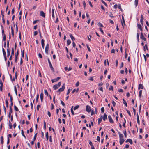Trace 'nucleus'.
Masks as SVG:
<instances>
[{"mask_svg":"<svg viewBox=\"0 0 149 149\" xmlns=\"http://www.w3.org/2000/svg\"><path fill=\"white\" fill-rule=\"evenodd\" d=\"M48 61L49 64V67L51 69V70L53 72L54 71V69L52 66V65L51 64L49 58H48Z\"/></svg>","mask_w":149,"mask_h":149,"instance_id":"nucleus-1","label":"nucleus"},{"mask_svg":"<svg viewBox=\"0 0 149 149\" xmlns=\"http://www.w3.org/2000/svg\"><path fill=\"white\" fill-rule=\"evenodd\" d=\"M79 107V105H76V106H75V107H74V110H76V109H77Z\"/></svg>","mask_w":149,"mask_h":149,"instance_id":"nucleus-44","label":"nucleus"},{"mask_svg":"<svg viewBox=\"0 0 149 149\" xmlns=\"http://www.w3.org/2000/svg\"><path fill=\"white\" fill-rule=\"evenodd\" d=\"M118 133L119 134L120 139L121 138H123V136L122 134H121L119 132H118Z\"/></svg>","mask_w":149,"mask_h":149,"instance_id":"nucleus-17","label":"nucleus"},{"mask_svg":"<svg viewBox=\"0 0 149 149\" xmlns=\"http://www.w3.org/2000/svg\"><path fill=\"white\" fill-rule=\"evenodd\" d=\"M12 113V108H10L9 112L10 113Z\"/></svg>","mask_w":149,"mask_h":149,"instance_id":"nucleus-62","label":"nucleus"},{"mask_svg":"<svg viewBox=\"0 0 149 149\" xmlns=\"http://www.w3.org/2000/svg\"><path fill=\"white\" fill-rule=\"evenodd\" d=\"M3 108L5 114L6 115V109L5 106H4V105H3Z\"/></svg>","mask_w":149,"mask_h":149,"instance_id":"nucleus-46","label":"nucleus"},{"mask_svg":"<svg viewBox=\"0 0 149 149\" xmlns=\"http://www.w3.org/2000/svg\"><path fill=\"white\" fill-rule=\"evenodd\" d=\"M6 104L7 107L8 108V102L7 99L6 100Z\"/></svg>","mask_w":149,"mask_h":149,"instance_id":"nucleus-23","label":"nucleus"},{"mask_svg":"<svg viewBox=\"0 0 149 149\" xmlns=\"http://www.w3.org/2000/svg\"><path fill=\"white\" fill-rule=\"evenodd\" d=\"M59 87L58 86L57 84H55L53 86V88L54 90L57 89Z\"/></svg>","mask_w":149,"mask_h":149,"instance_id":"nucleus-19","label":"nucleus"},{"mask_svg":"<svg viewBox=\"0 0 149 149\" xmlns=\"http://www.w3.org/2000/svg\"><path fill=\"white\" fill-rule=\"evenodd\" d=\"M73 106H72V107L71 108V113H72V114L73 115H74V112L73 111Z\"/></svg>","mask_w":149,"mask_h":149,"instance_id":"nucleus-47","label":"nucleus"},{"mask_svg":"<svg viewBox=\"0 0 149 149\" xmlns=\"http://www.w3.org/2000/svg\"><path fill=\"white\" fill-rule=\"evenodd\" d=\"M43 92L41 93L40 94V98L41 99V101L42 102L43 99Z\"/></svg>","mask_w":149,"mask_h":149,"instance_id":"nucleus-8","label":"nucleus"},{"mask_svg":"<svg viewBox=\"0 0 149 149\" xmlns=\"http://www.w3.org/2000/svg\"><path fill=\"white\" fill-rule=\"evenodd\" d=\"M137 122L139 125L140 124V121L139 118V116L138 114H137Z\"/></svg>","mask_w":149,"mask_h":149,"instance_id":"nucleus-26","label":"nucleus"},{"mask_svg":"<svg viewBox=\"0 0 149 149\" xmlns=\"http://www.w3.org/2000/svg\"><path fill=\"white\" fill-rule=\"evenodd\" d=\"M60 78L61 77H57L56 78L52 79L51 80L52 82V83L56 82L58 81L60 79Z\"/></svg>","mask_w":149,"mask_h":149,"instance_id":"nucleus-2","label":"nucleus"},{"mask_svg":"<svg viewBox=\"0 0 149 149\" xmlns=\"http://www.w3.org/2000/svg\"><path fill=\"white\" fill-rule=\"evenodd\" d=\"M124 141H125L124 139L120 140L119 142H120V145H121L123 143V142H124Z\"/></svg>","mask_w":149,"mask_h":149,"instance_id":"nucleus-32","label":"nucleus"},{"mask_svg":"<svg viewBox=\"0 0 149 149\" xmlns=\"http://www.w3.org/2000/svg\"><path fill=\"white\" fill-rule=\"evenodd\" d=\"M19 55V50H18L17 52L15 54V57L18 58V56Z\"/></svg>","mask_w":149,"mask_h":149,"instance_id":"nucleus-31","label":"nucleus"},{"mask_svg":"<svg viewBox=\"0 0 149 149\" xmlns=\"http://www.w3.org/2000/svg\"><path fill=\"white\" fill-rule=\"evenodd\" d=\"M140 38L141 39L143 40L144 41H146V38L144 36L142 32H141Z\"/></svg>","mask_w":149,"mask_h":149,"instance_id":"nucleus-7","label":"nucleus"},{"mask_svg":"<svg viewBox=\"0 0 149 149\" xmlns=\"http://www.w3.org/2000/svg\"><path fill=\"white\" fill-rule=\"evenodd\" d=\"M102 117H100L99 119H98V123L99 124H100V123L101 122V121H102Z\"/></svg>","mask_w":149,"mask_h":149,"instance_id":"nucleus-34","label":"nucleus"},{"mask_svg":"<svg viewBox=\"0 0 149 149\" xmlns=\"http://www.w3.org/2000/svg\"><path fill=\"white\" fill-rule=\"evenodd\" d=\"M67 43L68 45H69L71 43V41L70 40L68 39L67 40Z\"/></svg>","mask_w":149,"mask_h":149,"instance_id":"nucleus-35","label":"nucleus"},{"mask_svg":"<svg viewBox=\"0 0 149 149\" xmlns=\"http://www.w3.org/2000/svg\"><path fill=\"white\" fill-rule=\"evenodd\" d=\"M83 4L84 6V7L85 8L86 6V4L84 1H83Z\"/></svg>","mask_w":149,"mask_h":149,"instance_id":"nucleus-52","label":"nucleus"},{"mask_svg":"<svg viewBox=\"0 0 149 149\" xmlns=\"http://www.w3.org/2000/svg\"><path fill=\"white\" fill-rule=\"evenodd\" d=\"M109 90H112V91H113V86H111L109 88Z\"/></svg>","mask_w":149,"mask_h":149,"instance_id":"nucleus-56","label":"nucleus"},{"mask_svg":"<svg viewBox=\"0 0 149 149\" xmlns=\"http://www.w3.org/2000/svg\"><path fill=\"white\" fill-rule=\"evenodd\" d=\"M21 134H22V135L25 138V139H26V137L25 136V135L24 134V131H23V130H21Z\"/></svg>","mask_w":149,"mask_h":149,"instance_id":"nucleus-25","label":"nucleus"},{"mask_svg":"<svg viewBox=\"0 0 149 149\" xmlns=\"http://www.w3.org/2000/svg\"><path fill=\"white\" fill-rule=\"evenodd\" d=\"M0 140L1 144H3L4 143L3 138V136H2L1 137Z\"/></svg>","mask_w":149,"mask_h":149,"instance_id":"nucleus-16","label":"nucleus"},{"mask_svg":"<svg viewBox=\"0 0 149 149\" xmlns=\"http://www.w3.org/2000/svg\"><path fill=\"white\" fill-rule=\"evenodd\" d=\"M70 37L73 41H74V40H75V38L72 34H70Z\"/></svg>","mask_w":149,"mask_h":149,"instance_id":"nucleus-22","label":"nucleus"},{"mask_svg":"<svg viewBox=\"0 0 149 149\" xmlns=\"http://www.w3.org/2000/svg\"><path fill=\"white\" fill-rule=\"evenodd\" d=\"M102 2L103 3L106 7L107 6V4L103 0H101Z\"/></svg>","mask_w":149,"mask_h":149,"instance_id":"nucleus-45","label":"nucleus"},{"mask_svg":"<svg viewBox=\"0 0 149 149\" xmlns=\"http://www.w3.org/2000/svg\"><path fill=\"white\" fill-rule=\"evenodd\" d=\"M142 93V91L141 90H140L139 92V96L140 97H141V96Z\"/></svg>","mask_w":149,"mask_h":149,"instance_id":"nucleus-38","label":"nucleus"},{"mask_svg":"<svg viewBox=\"0 0 149 149\" xmlns=\"http://www.w3.org/2000/svg\"><path fill=\"white\" fill-rule=\"evenodd\" d=\"M65 88V84H64L61 88H60L59 89V91H60L61 92L63 91Z\"/></svg>","mask_w":149,"mask_h":149,"instance_id":"nucleus-5","label":"nucleus"},{"mask_svg":"<svg viewBox=\"0 0 149 149\" xmlns=\"http://www.w3.org/2000/svg\"><path fill=\"white\" fill-rule=\"evenodd\" d=\"M102 119L104 121H105L107 119V115L105 113L104 114L103 116L102 117Z\"/></svg>","mask_w":149,"mask_h":149,"instance_id":"nucleus-11","label":"nucleus"},{"mask_svg":"<svg viewBox=\"0 0 149 149\" xmlns=\"http://www.w3.org/2000/svg\"><path fill=\"white\" fill-rule=\"evenodd\" d=\"M126 143L129 142L131 144H133L132 140L131 139H127L125 141Z\"/></svg>","mask_w":149,"mask_h":149,"instance_id":"nucleus-10","label":"nucleus"},{"mask_svg":"<svg viewBox=\"0 0 149 149\" xmlns=\"http://www.w3.org/2000/svg\"><path fill=\"white\" fill-rule=\"evenodd\" d=\"M40 15L41 16L43 17H45V13L43 11H41L40 12Z\"/></svg>","mask_w":149,"mask_h":149,"instance_id":"nucleus-12","label":"nucleus"},{"mask_svg":"<svg viewBox=\"0 0 149 149\" xmlns=\"http://www.w3.org/2000/svg\"><path fill=\"white\" fill-rule=\"evenodd\" d=\"M126 111H127V113L130 116H131V113H130V111L129 110H127Z\"/></svg>","mask_w":149,"mask_h":149,"instance_id":"nucleus-58","label":"nucleus"},{"mask_svg":"<svg viewBox=\"0 0 149 149\" xmlns=\"http://www.w3.org/2000/svg\"><path fill=\"white\" fill-rule=\"evenodd\" d=\"M49 45L48 44H47L46 45L45 48V52L47 54H48V50L49 49Z\"/></svg>","mask_w":149,"mask_h":149,"instance_id":"nucleus-3","label":"nucleus"},{"mask_svg":"<svg viewBox=\"0 0 149 149\" xmlns=\"http://www.w3.org/2000/svg\"><path fill=\"white\" fill-rule=\"evenodd\" d=\"M101 112L102 113H104V107H102L101 109Z\"/></svg>","mask_w":149,"mask_h":149,"instance_id":"nucleus-51","label":"nucleus"},{"mask_svg":"<svg viewBox=\"0 0 149 149\" xmlns=\"http://www.w3.org/2000/svg\"><path fill=\"white\" fill-rule=\"evenodd\" d=\"M10 49H7V57H8L10 55Z\"/></svg>","mask_w":149,"mask_h":149,"instance_id":"nucleus-14","label":"nucleus"},{"mask_svg":"<svg viewBox=\"0 0 149 149\" xmlns=\"http://www.w3.org/2000/svg\"><path fill=\"white\" fill-rule=\"evenodd\" d=\"M118 8L121 11H122V9L121 8V6L120 4H119L118 5Z\"/></svg>","mask_w":149,"mask_h":149,"instance_id":"nucleus-60","label":"nucleus"},{"mask_svg":"<svg viewBox=\"0 0 149 149\" xmlns=\"http://www.w3.org/2000/svg\"><path fill=\"white\" fill-rule=\"evenodd\" d=\"M115 50L113 49H112L111 51V52L112 53H115Z\"/></svg>","mask_w":149,"mask_h":149,"instance_id":"nucleus-63","label":"nucleus"},{"mask_svg":"<svg viewBox=\"0 0 149 149\" xmlns=\"http://www.w3.org/2000/svg\"><path fill=\"white\" fill-rule=\"evenodd\" d=\"M14 109L16 111H19V109L17 107L15 106V105H14Z\"/></svg>","mask_w":149,"mask_h":149,"instance_id":"nucleus-29","label":"nucleus"},{"mask_svg":"<svg viewBox=\"0 0 149 149\" xmlns=\"http://www.w3.org/2000/svg\"><path fill=\"white\" fill-rule=\"evenodd\" d=\"M86 17H87V18H89V14L88 13H86Z\"/></svg>","mask_w":149,"mask_h":149,"instance_id":"nucleus-59","label":"nucleus"},{"mask_svg":"<svg viewBox=\"0 0 149 149\" xmlns=\"http://www.w3.org/2000/svg\"><path fill=\"white\" fill-rule=\"evenodd\" d=\"M108 117L109 121L110 122V123H114V121L113 120L111 116L110 115H109L108 116Z\"/></svg>","mask_w":149,"mask_h":149,"instance_id":"nucleus-6","label":"nucleus"},{"mask_svg":"<svg viewBox=\"0 0 149 149\" xmlns=\"http://www.w3.org/2000/svg\"><path fill=\"white\" fill-rule=\"evenodd\" d=\"M38 56H39V57L40 58H42V56L41 54L40 53L38 54Z\"/></svg>","mask_w":149,"mask_h":149,"instance_id":"nucleus-64","label":"nucleus"},{"mask_svg":"<svg viewBox=\"0 0 149 149\" xmlns=\"http://www.w3.org/2000/svg\"><path fill=\"white\" fill-rule=\"evenodd\" d=\"M3 36V40L5 42L6 41V35H4Z\"/></svg>","mask_w":149,"mask_h":149,"instance_id":"nucleus-39","label":"nucleus"},{"mask_svg":"<svg viewBox=\"0 0 149 149\" xmlns=\"http://www.w3.org/2000/svg\"><path fill=\"white\" fill-rule=\"evenodd\" d=\"M112 103L114 107H115L116 105V103L113 100L112 102Z\"/></svg>","mask_w":149,"mask_h":149,"instance_id":"nucleus-48","label":"nucleus"},{"mask_svg":"<svg viewBox=\"0 0 149 149\" xmlns=\"http://www.w3.org/2000/svg\"><path fill=\"white\" fill-rule=\"evenodd\" d=\"M86 111L88 112H90L91 111V107L88 105H87L86 106Z\"/></svg>","mask_w":149,"mask_h":149,"instance_id":"nucleus-4","label":"nucleus"},{"mask_svg":"<svg viewBox=\"0 0 149 149\" xmlns=\"http://www.w3.org/2000/svg\"><path fill=\"white\" fill-rule=\"evenodd\" d=\"M9 126L10 128V129H12V125L10 121L9 122Z\"/></svg>","mask_w":149,"mask_h":149,"instance_id":"nucleus-41","label":"nucleus"},{"mask_svg":"<svg viewBox=\"0 0 149 149\" xmlns=\"http://www.w3.org/2000/svg\"><path fill=\"white\" fill-rule=\"evenodd\" d=\"M146 48L147 50H148V48L147 44H146L143 47V50L144 51H145L146 50Z\"/></svg>","mask_w":149,"mask_h":149,"instance_id":"nucleus-18","label":"nucleus"},{"mask_svg":"<svg viewBox=\"0 0 149 149\" xmlns=\"http://www.w3.org/2000/svg\"><path fill=\"white\" fill-rule=\"evenodd\" d=\"M39 94L38 93L37 95V97H36V103L38 102V99H39Z\"/></svg>","mask_w":149,"mask_h":149,"instance_id":"nucleus-37","label":"nucleus"},{"mask_svg":"<svg viewBox=\"0 0 149 149\" xmlns=\"http://www.w3.org/2000/svg\"><path fill=\"white\" fill-rule=\"evenodd\" d=\"M14 48L13 47L12 48V52H11V55L12 56H14Z\"/></svg>","mask_w":149,"mask_h":149,"instance_id":"nucleus-24","label":"nucleus"},{"mask_svg":"<svg viewBox=\"0 0 149 149\" xmlns=\"http://www.w3.org/2000/svg\"><path fill=\"white\" fill-rule=\"evenodd\" d=\"M7 49H10L9 47V42L8 40L7 42Z\"/></svg>","mask_w":149,"mask_h":149,"instance_id":"nucleus-49","label":"nucleus"},{"mask_svg":"<svg viewBox=\"0 0 149 149\" xmlns=\"http://www.w3.org/2000/svg\"><path fill=\"white\" fill-rule=\"evenodd\" d=\"M122 21H121V23L123 26V23L124 25H125V21L124 19V17L123 16H122Z\"/></svg>","mask_w":149,"mask_h":149,"instance_id":"nucleus-15","label":"nucleus"},{"mask_svg":"<svg viewBox=\"0 0 149 149\" xmlns=\"http://www.w3.org/2000/svg\"><path fill=\"white\" fill-rule=\"evenodd\" d=\"M14 88V91H15V93L16 95H17V91L16 86H15Z\"/></svg>","mask_w":149,"mask_h":149,"instance_id":"nucleus-33","label":"nucleus"},{"mask_svg":"<svg viewBox=\"0 0 149 149\" xmlns=\"http://www.w3.org/2000/svg\"><path fill=\"white\" fill-rule=\"evenodd\" d=\"M124 136H125V137L126 138L127 137V134L126 131V130H125L124 132Z\"/></svg>","mask_w":149,"mask_h":149,"instance_id":"nucleus-53","label":"nucleus"},{"mask_svg":"<svg viewBox=\"0 0 149 149\" xmlns=\"http://www.w3.org/2000/svg\"><path fill=\"white\" fill-rule=\"evenodd\" d=\"M2 52L3 56H5L6 55V52L4 49L3 48H2Z\"/></svg>","mask_w":149,"mask_h":149,"instance_id":"nucleus-28","label":"nucleus"},{"mask_svg":"<svg viewBox=\"0 0 149 149\" xmlns=\"http://www.w3.org/2000/svg\"><path fill=\"white\" fill-rule=\"evenodd\" d=\"M44 92L45 94L48 96V93L46 90L45 89L44 90Z\"/></svg>","mask_w":149,"mask_h":149,"instance_id":"nucleus-36","label":"nucleus"},{"mask_svg":"<svg viewBox=\"0 0 149 149\" xmlns=\"http://www.w3.org/2000/svg\"><path fill=\"white\" fill-rule=\"evenodd\" d=\"M1 13L2 16V18H4V12L2 10L1 11Z\"/></svg>","mask_w":149,"mask_h":149,"instance_id":"nucleus-42","label":"nucleus"},{"mask_svg":"<svg viewBox=\"0 0 149 149\" xmlns=\"http://www.w3.org/2000/svg\"><path fill=\"white\" fill-rule=\"evenodd\" d=\"M71 90L72 89H69L68 90V91H67V95H68L70 93V90Z\"/></svg>","mask_w":149,"mask_h":149,"instance_id":"nucleus-61","label":"nucleus"},{"mask_svg":"<svg viewBox=\"0 0 149 149\" xmlns=\"http://www.w3.org/2000/svg\"><path fill=\"white\" fill-rule=\"evenodd\" d=\"M11 33H12V36L13 37L14 35V31L13 29L12 26H11Z\"/></svg>","mask_w":149,"mask_h":149,"instance_id":"nucleus-21","label":"nucleus"},{"mask_svg":"<svg viewBox=\"0 0 149 149\" xmlns=\"http://www.w3.org/2000/svg\"><path fill=\"white\" fill-rule=\"evenodd\" d=\"M79 81L77 82L75 84V86L76 87L79 86Z\"/></svg>","mask_w":149,"mask_h":149,"instance_id":"nucleus-57","label":"nucleus"},{"mask_svg":"<svg viewBox=\"0 0 149 149\" xmlns=\"http://www.w3.org/2000/svg\"><path fill=\"white\" fill-rule=\"evenodd\" d=\"M52 17L54 18L55 17V16L54 13V10L53 9H52Z\"/></svg>","mask_w":149,"mask_h":149,"instance_id":"nucleus-20","label":"nucleus"},{"mask_svg":"<svg viewBox=\"0 0 149 149\" xmlns=\"http://www.w3.org/2000/svg\"><path fill=\"white\" fill-rule=\"evenodd\" d=\"M135 5L136 7H137L138 4V0H135Z\"/></svg>","mask_w":149,"mask_h":149,"instance_id":"nucleus-30","label":"nucleus"},{"mask_svg":"<svg viewBox=\"0 0 149 149\" xmlns=\"http://www.w3.org/2000/svg\"><path fill=\"white\" fill-rule=\"evenodd\" d=\"M143 86L142 84H139L138 86V89L139 90L140 89H143Z\"/></svg>","mask_w":149,"mask_h":149,"instance_id":"nucleus-13","label":"nucleus"},{"mask_svg":"<svg viewBox=\"0 0 149 149\" xmlns=\"http://www.w3.org/2000/svg\"><path fill=\"white\" fill-rule=\"evenodd\" d=\"M97 24H98V26H100V27H103V26L102 24H101L100 22H99V23H98Z\"/></svg>","mask_w":149,"mask_h":149,"instance_id":"nucleus-50","label":"nucleus"},{"mask_svg":"<svg viewBox=\"0 0 149 149\" xmlns=\"http://www.w3.org/2000/svg\"><path fill=\"white\" fill-rule=\"evenodd\" d=\"M137 26L138 28H140L142 27L141 25L140 24H137Z\"/></svg>","mask_w":149,"mask_h":149,"instance_id":"nucleus-55","label":"nucleus"},{"mask_svg":"<svg viewBox=\"0 0 149 149\" xmlns=\"http://www.w3.org/2000/svg\"><path fill=\"white\" fill-rule=\"evenodd\" d=\"M44 42H45V41H44V40L43 39H42L41 40V44H42V48H43V49L44 48V45H45Z\"/></svg>","mask_w":149,"mask_h":149,"instance_id":"nucleus-9","label":"nucleus"},{"mask_svg":"<svg viewBox=\"0 0 149 149\" xmlns=\"http://www.w3.org/2000/svg\"><path fill=\"white\" fill-rule=\"evenodd\" d=\"M123 104L125 105V106L127 107V104L126 102L125 101L124 99H123Z\"/></svg>","mask_w":149,"mask_h":149,"instance_id":"nucleus-40","label":"nucleus"},{"mask_svg":"<svg viewBox=\"0 0 149 149\" xmlns=\"http://www.w3.org/2000/svg\"><path fill=\"white\" fill-rule=\"evenodd\" d=\"M118 60H116V66L117 67L118 65Z\"/></svg>","mask_w":149,"mask_h":149,"instance_id":"nucleus-54","label":"nucleus"},{"mask_svg":"<svg viewBox=\"0 0 149 149\" xmlns=\"http://www.w3.org/2000/svg\"><path fill=\"white\" fill-rule=\"evenodd\" d=\"M37 133L35 134L34 137L33 139L34 141H35L36 140V138L37 137Z\"/></svg>","mask_w":149,"mask_h":149,"instance_id":"nucleus-43","label":"nucleus"},{"mask_svg":"<svg viewBox=\"0 0 149 149\" xmlns=\"http://www.w3.org/2000/svg\"><path fill=\"white\" fill-rule=\"evenodd\" d=\"M45 136L46 137L47 140L48 141L49 139L48 133L47 132L45 134Z\"/></svg>","mask_w":149,"mask_h":149,"instance_id":"nucleus-27","label":"nucleus"}]
</instances>
